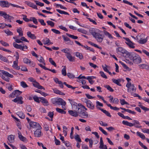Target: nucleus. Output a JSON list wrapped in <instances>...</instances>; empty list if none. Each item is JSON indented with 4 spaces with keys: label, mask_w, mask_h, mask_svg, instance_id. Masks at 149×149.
<instances>
[{
    "label": "nucleus",
    "mask_w": 149,
    "mask_h": 149,
    "mask_svg": "<svg viewBox=\"0 0 149 149\" xmlns=\"http://www.w3.org/2000/svg\"><path fill=\"white\" fill-rule=\"evenodd\" d=\"M0 6L3 8H8L9 7L8 2L7 1H0Z\"/></svg>",
    "instance_id": "9b49d317"
},
{
    "label": "nucleus",
    "mask_w": 149,
    "mask_h": 149,
    "mask_svg": "<svg viewBox=\"0 0 149 149\" xmlns=\"http://www.w3.org/2000/svg\"><path fill=\"white\" fill-rule=\"evenodd\" d=\"M68 112L70 115L74 117H77L78 116L77 111L75 112L72 110H69Z\"/></svg>",
    "instance_id": "393cba45"
},
{
    "label": "nucleus",
    "mask_w": 149,
    "mask_h": 149,
    "mask_svg": "<svg viewBox=\"0 0 149 149\" xmlns=\"http://www.w3.org/2000/svg\"><path fill=\"white\" fill-rule=\"evenodd\" d=\"M139 68L141 69H149V66L145 64L139 65Z\"/></svg>",
    "instance_id": "7c9ffc66"
},
{
    "label": "nucleus",
    "mask_w": 149,
    "mask_h": 149,
    "mask_svg": "<svg viewBox=\"0 0 149 149\" xmlns=\"http://www.w3.org/2000/svg\"><path fill=\"white\" fill-rule=\"evenodd\" d=\"M104 87L110 92H112L114 91L113 90L109 85H104Z\"/></svg>",
    "instance_id": "09e8293b"
},
{
    "label": "nucleus",
    "mask_w": 149,
    "mask_h": 149,
    "mask_svg": "<svg viewBox=\"0 0 149 149\" xmlns=\"http://www.w3.org/2000/svg\"><path fill=\"white\" fill-rule=\"evenodd\" d=\"M100 109V110L104 113H105L107 116L109 117H111V116L110 115V113L108 111H107L103 109Z\"/></svg>",
    "instance_id": "4c0bfd02"
},
{
    "label": "nucleus",
    "mask_w": 149,
    "mask_h": 149,
    "mask_svg": "<svg viewBox=\"0 0 149 149\" xmlns=\"http://www.w3.org/2000/svg\"><path fill=\"white\" fill-rule=\"evenodd\" d=\"M120 104L122 105L124 104H129L126 102L124 99H120Z\"/></svg>",
    "instance_id": "864d4df0"
},
{
    "label": "nucleus",
    "mask_w": 149,
    "mask_h": 149,
    "mask_svg": "<svg viewBox=\"0 0 149 149\" xmlns=\"http://www.w3.org/2000/svg\"><path fill=\"white\" fill-rule=\"evenodd\" d=\"M74 138L77 141H78L79 142H81V140L79 136L77 134H75Z\"/></svg>",
    "instance_id": "c9c22d12"
},
{
    "label": "nucleus",
    "mask_w": 149,
    "mask_h": 149,
    "mask_svg": "<svg viewBox=\"0 0 149 149\" xmlns=\"http://www.w3.org/2000/svg\"><path fill=\"white\" fill-rule=\"evenodd\" d=\"M68 100L70 102V103L71 104L72 106L73 107V108H74L75 107V106L76 108V106H77V103H75L74 101H73L72 100H70V99H68Z\"/></svg>",
    "instance_id": "f704fd0d"
},
{
    "label": "nucleus",
    "mask_w": 149,
    "mask_h": 149,
    "mask_svg": "<svg viewBox=\"0 0 149 149\" xmlns=\"http://www.w3.org/2000/svg\"><path fill=\"white\" fill-rule=\"evenodd\" d=\"M66 104L65 102L62 98H59L57 99V104L59 105H65Z\"/></svg>",
    "instance_id": "2eb2a0df"
},
{
    "label": "nucleus",
    "mask_w": 149,
    "mask_h": 149,
    "mask_svg": "<svg viewBox=\"0 0 149 149\" xmlns=\"http://www.w3.org/2000/svg\"><path fill=\"white\" fill-rule=\"evenodd\" d=\"M37 5L39 6H40L42 7L44 6V4L43 3L40 2L38 1H35Z\"/></svg>",
    "instance_id": "0e129e2a"
},
{
    "label": "nucleus",
    "mask_w": 149,
    "mask_h": 149,
    "mask_svg": "<svg viewBox=\"0 0 149 149\" xmlns=\"http://www.w3.org/2000/svg\"><path fill=\"white\" fill-rule=\"evenodd\" d=\"M79 113L80 114L81 116L83 118H87L88 117V114L86 112H82L79 111Z\"/></svg>",
    "instance_id": "aec40b11"
},
{
    "label": "nucleus",
    "mask_w": 149,
    "mask_h": 149,
    "mask_svg": "<svg viewBox=\"0 0 149 149\" xmlns=\"http://www.w3.org/2000/svg\"><path fill=\"white\" fill-rule=\"evenodd\" d=\"M138 106L145 111H149V109L145 107L141 104L139 105Z\"/></svg>",
    "instance_id": "8fccbe9b"
},
{
    "label": "nucleus",
    "mask_w": 149,
    "mask_h": 149,
    "mask_svg": "<svg viewBox=\"0 0 149 149\" xmlns=\"http://www.w3.org/2000/svg\"><path fill=\"white\" fill-rule=\"evenodd\" d=\"M29 125L30 127L33 128H42L40 124L34 122L33 121H31L29 123Z\"/></svg>",
    "instance_id": "39448f33"
},
{
    "label": "nucleus",
    "mask_w": 149,
    "mask_h": 149,
    "mask_svg": "<svg viewBox=\"0 0 149 149\" xmlns=\"http://www.w3.org/2000/svg\"><path fill=\"white\" fill-rule=\"evenodd\" d=\"M26 3L29 6L32 7V8L37 10L38 8L37 6L34 3H32L31 2H29L28 1H26Z\"/></svg>",
    "instance_id": "6ab92c4d"
},
{
    "label": "nucleus",
    "mask_w": 149,
    "mask_h": 149,
    "mask_svg": "<svg viewBox=\"0 0 149 149\" xmlns=\"http://www.w3.org/2000/svg\"><path fill=\"white\" fill-rule=\"evenodd\" d=\"M122 123L123 124L127 126H129L130 127H132L134 126L133 123L129 122L127 121L123 120L122 121Z\"/></svg>",
    "instance_id": "c85d7f7f"
},
{
    "label": "nucleus",
    "mask_w": 149,
    "mask_h": 149,
    "mask_svg": "<svg viewBox=\"0 0 149 149\" xmlns=\"http://www.w3.org/2000/svg\"><path fill=\"white\" fill-rule=\"evenodd\" d=\"M56 110L58 112L62 114H65L66 113V111H64L63 109L58 108H56Z\"/></svg>",
    "instance_id": "ea45409f"
},
{
    "label": "nucleus",
    "mask_w": 149,
    "mask_h": 149,
    "mask_svg": "<svg viewBox=\"0 0 149 149\" xmlns=\"http://www.w3.org/2000/svg\"><path fill=\"white\" fill-rule=\"evenodd\" d=\"M99 130L101 131L103 134L105 135H107L108 134L107 133L102 127H99Z\"/></svg>",
    "instance_id": "e2e57ef3"
},
{
    "label": "nucleus",
    "mask_w": 149,
    "mask_h": 149,
    "mask_svg": "<svg viewBox=\"0 0 149 149\" xmlns=\"http://www.w3.org/2000/svg\"><path fill=\"white\" fill-rule=\"evenodd\" d=\"M56 11H57L58 13L61 14H64L65 15H69V14L67 12H66L65 11L60 10L58 9H56Z\"/></svg>",
    "instance_id": "a18cd8bd"
},
{
    "label": "nucleus",
    "mask_w": 149,
    "mask_h": 149,
    "mask_svg": "<svg viewBox=\"0 0 149 149\" xmlns=\"http://www.w3.org/2000/svg\"><path fill=\"white\" fill-rule=\"evenodd\" d=\"M49 61L52 65H54L55 67H56V63L52 58H49Z\"/></svg>",
    "instance_id": "6e6d98bb"
},
{
    "label": "nucleus",
    "mask_w": 149,
    "mask_h": 149,
    "mask_svg": "<svg viewBox=\"0 0 149 149\" xmlns=\"http://www.w3.org/2000/svg\"><path fill=\"white\" fill-rule=\"evenodd\" d=\"M112 81L114 83L116 84L117 85L120 86H121V84L120 83V82L121 81V79H112Z\"/></svg>",
    "instance_id": "b1692460"
},
{
    "label": "nucleus",
    "mask_w": 149,
    "mask_h": 149,
    "mask_svg": "<svg viewBox=\"0 0 149 149\" xmlns=\"http://www.w3.org/2000/svg\"><path fill=\"white\" fill-rule=\"evenodd\" d=\"M42 41L43 42V43L44 45L47 44L48 45H49V44L50 41L49 39L46 38V41L43 40Z\"/></svg>",
    "instance_id": "338daca9"
},
{
    "label": "nucleus",
    "mask_w": 149,
    "mask_h": 149,
    "mask_svg": "<svg viewBox=\"0 0 149 149\" xmlns=\"http://www.w3.org/2000/svg\"><path fill=\"white\" fill-rule=\"evenodd\" d=\"M77 31H78L81 32L84 34H85L86 33V31L84 29H77Z\"/></svg>",
    "instance_id": "774afa93"
},
{
    "label": "nucleus",
    "mask_w": 149,
    "mask_h": 149,
    "mask_svg": "<svg viewBox=\"0 0 149 149\" xmlns=\"http://www.w3.org/2000/svg\"><path fill=\"white\" fill-rule=\"evenodd\" d=\"M43 127L45 131H47L49 130V126L46 123H45L43 124Z\"/></svg>",
    "instance_id": "4d7b16f0"
},
{
    "label": "nucleus",
    "mask_w": 149,
    "mask_h": 149,
    "mask_svg": "<svg viewBox=\"0 0 149 149\" xmlns=\"http://www.w3.org/2000/svg\"><path fill=\"white\" fill-rule=\"evenodd\" d=\"M99 148L100 149H107V146L104 144L102 139V137H101L100 139V145Z\"/></svg>",
    "instance_id": "f8f14e48"
},
{
    "label": "nucleus",
    "mask_w": 149,
    "mask_h": 149,
    "mask_svg": "<svg viewBox=\"0 0 149 149\" xmlns=\"http://www.w3.org/2000/svg\"><path fill=\"white\" fill-rule=\"evenodd\" d=\"M2 17L5 19H10L12 17V16L7 15L6 13H5V14H4V15Z\"/></svg>",
    "instance_id": "3c124183"
},
{
    "label": "nucleus",
    "mask_w": 149,
    "mask_h": 149,
    "mask_svg": "<svg viewBox=\"0 0 149 149\" xmlns=\"http://www.w3.org/2000/svg\"><path fill=\"white\" fill-rule=\"evenodd\" d=\"M16 113L17 115L22 119H24L25 117L24 114L21 111L18 112Z\"/></svg>",
    "instance_id": "c756f323"
},
{
    "label": "nucleus",
    "mask_w": 149,
    "mask_h": 149,
    "mask_svg": "<svg viewBox=\"0 0 149 149\" xmlns=\"http://www.w3.org/2000/svg\"><path fill=\"white\" fill-rule=\"evenodd\" d=\"M147 38L144 39L140 38V40L138 41V42L140 44H144L147 42Z\"/></svg>",
    "instance_id": "cd10ccee"
},
{
    "label": "nucleus",
    "mask_w": 149,
    "mask_h": 149,
    "mask_svg": "<svg viewBox=\"0 0 149 149\" xmlns=\"http://www.w3.org/2000/svg\"><path fill=\"white\" fill-rule=\"evenodd\" d=\"M126 86L127 88V92L131 95L136 92V88L134 84H132L131 83H127L126 85Z\"/></svg>",
    "instance_id": "f03ea898"
},
{
    "label": "nucleus",
    "mask_w": 149,
    "mask_h": 149,
    "mask_svg": "<svg viewBox=\"0 0 149 149\" xmlns=\"http://www.w3.org/2000/svg\"><path fill=\"white\" fill-rule=\"evenodd\" d=\"M99 30L94 28H91L89 30L90 33L93 35V36L94 37L96 34L98 33L97 32Z\"/></svg>",
    "instance_id": "4468645a"
},
{
    "label": "nucleus",
    "mask_w": 149,
    "mask_h": 149,
    "mask_svg": "<svg viewBox=\"0 0 149 149\" xmlns=\"http://www.w3.org/2000/svg\"><path fill=\"white\" fill-rule=\"evenodd\" d=\"M41 129L42 128H38L34 131V134L36 137H39L42 136L43 135V133L41 130Z\"/></svg>",
    "instance_id": "1a4fd4ad"
},
{
    "label": "nucleus",
    "mask_w": 149,
    "mask_h": 149,
    "mask_svg": "<svg viewBox=\"0 0 149 149\" xmlns=\"http://www.w3.org/2000/svg\"><path fill=\"white\" fill-rule=\"evenodd\" d=\"M22 99L23 98L21 96L16 97V98L12 100V101L15 102H17V104H22L23 103Z\"/></svg>",
    "instance_id": "9d476101"
},
{
    "label": "nucleus",
    "mask_w": 149,
    "mask_h": 149,
    "mask_svg": "<svg viewBox=\"0 0 149 149\" xmlns=\"http://www.w3.org/2000/svg\"><path fill=\"white\" fill-rule=\"evenodd\" d=\"M137 135L139 136L141 138L143 139H146V138L145 135L142 133L139 132L138 131L136 132Z\"/></svg>",
    "instance_id": "2f4dec72"
},
{
    "label": "nucleus",
    "mask_w": 149,
    "mask_h": 149,
    "mask_svg": "<svg viewBox=\"0 0 149 149\" xmlns=\"http://www.w3.org/2000/svg\"><path fill=\"white\" fill-rule=\"evenodd\" d=\"M23 61L26 64H30L32 63L31 61L27 58H24L23 59Z\"/></svg>",
    "instance_id": "79ce46f5"
},
{
    "label": "nucleus",
    "mask_w": 149,
    "mask_h": 149,
    "mask_svg": "<svg viewBox=\"0 0 149 149\" xmlns=\"http://www.w3.org/2000/svg\"><path fill=\"white\" fill-rule=\"evenodd\" d=\"M18 137L19 139L21 141H25L26 140V139L25 137L23 136H22V134L21 133V132L19 131H18Z\"/></svg>",
    "instance_id": "4be33fe9"
},
{
    "label": "nucleus",
    "mask_w": 149,
    "mask_h": 149,
    "mask_svg": "<svg viewBox=\"0 0 149 149\" xmlns=\"http://www.w3.org/2000/svg\"><path fill=\"white\" fill-rule=\"evenodd\" d=\"M134 126L136 128H139L142 127L140 125L139 122L138 120H134L133 121Z\"/></svg>",
    "instance_id": "f3484780"
},
{
    "label": "nucleus",
    "mask_w": 149,
    "mask_h": 149,
    "mask_svg": "<svg viewBox=\"0 0 149 149\" xmlns=\"http://www.w3.org/2000/svg\"><path fill=\"white\" fill-rule=\"evenodd\" d=\"M22 93V92L19 91V90H16L13 91L12 93L9 95V97L14 98L15 96L18 97Z\"/></svg>",
    "instance_id": "6e6552de"
},
{
    "label": "nucleus",
    "mask_w": 149,
    "mask_h": 149,
    "mask_svg": "<svg viewBox=\"0 0 149 149\" xmlns=\"http://www.w3.org/2000/svg\"><path fill=\"white\" fill-rule=\"evenodd\" d=\"M61 73L64 76H65L67 75L66 71V68L65 66L63 67V68H62Z\"/></svg>",
    "instance_id": "58836bf2"
},
{
    "label": "nucleus",
    "mask_w": 149,
    "mask_h": 149,
    "mask_svg": "<svg viewBox=\"0 0 149 149\" xmlns=\"http://www.w3.org/2000/svg\"><path fill=\"white\" fill-rule=\"evenodd\" d=\"M103 32L105 35L107 36L109 38L112 39L113 38L112 35L107 31L104 30Z\"/></svg>",
    "instance_id": "e433bc0d"
},
{
    "label": "nucleus",
    "mask_w": 149,
    "mask_h": 149,
    "mask_svg": "<svg viewBox=\"0 0 149 149\" xmlns=\"http://www.w3.org/2000/svg\"><path fill=\"white\" fill-rule=\"evenodd\" d=\"M18 61H13V64L12 65V67L17 70H19L20 68L18 66Z\"/></svg>",
    "instance_id": "bb28decb"
},
{
    "label": "nucleus",
    "mask_w": 149,
    "mask_h": 149,
    "mask_svg": "<svg viewBox=\"0 0 149 149\" xmlns=\"http://www.w3.org/2000/svg\"><path fill=\"white\" fill-rule=\"evenodd\" d=\"M116 52L119 54H127V51L122 47H119L116 48Z\"/></svg>",
    "instance_id": "7ed1b4c3"
},
{
    "label": "nucleus",
    "mask_w": 149,
    "mask_h": 149,
    "mask_svg": "<svg viewBox=\"0 0 149 149\" xmlns=\"http://www.w3.org/2000/svg\"><path fill=\"white\" fill-rule=\"evenodd\" d=\"M28 36L31 38L33 39H35L36 38V37L34 34H32L31 32L28 31L27 33Z\"/></svg>",
    "instance_id": "5701e85b"
},
{
    "label": "nucleus",
    "mask_w": 149,
    "mask_h": 149,
    "mask_svg": "<svg viewBox=\"0 0 149 149\" xmlns=\"http://www.w3.org/2000/svg\"><path fill=\"white\" fill-rule=\"evenodd\" d=\"M129 57L131 60L136 64H139L141 62V59L140 56L137 54L134 53H129L128 54Z\"/></svg>",
    "instance_id": "f257e3e1"
},
{
    "label": "nucleus",
    "mask_w": 149,
    "mask_h": 149,
    "mask_svg": "<svg viewBox=\"0 0 149 149\" xmlns=\"http://www.w3.org/2000/svg\"><path fill=\"white\" fill-rule=\"evenodd\" d=\"M20 85L21 86L24 88H26L28 87V85L24 81H21L20 82Z\"/></svg>",
    "instance_id": "5fc2aeb1"
},
{
    "label": "nucleus",
    "mask_w": 149,
    "mask_h": 149,
    "mask_svg": "<svg viewBox=\"0 0 149 149\" xmlns=\"http://www.w3.org/2000/svg\"><path fill=\"white\" fill-rule=\"evenodd\" d=\"M64 40L65 41H69L67 44L68 45H72L73 44V42L71 41L70 39L67 37H65L64 36H62Z\"/></svg>",
    "instance_id": "a211bd4d"
},
{
    "label": "nucleus",
    "mask_w": 149,
    "mask_h": 149,
    "mask_svg": "<svg viewBox=\"0 0 149 149\" xmlns=\"http://www.w3.org/2000/svg\"><path fill=\"white\" fill-rule=\"evenodd\" d=\"M101 76L103 78L107 79V76L105 74L104 72L101 71L100 72Z\"/></svg>",
    "instance_id": "680f3d73"
},
{
    "label": "nucleus",
    "mask_w": 149,
    "mask_h": 149,
    "mask_svg": "<svg viewBox=\"0 0 149 149\" xmlns=\"http://www.w3.org/2000/svg\"><path fill=\"white\" fill-rule=\"evenodd\" d=\"M61 51L62 52L66 53V54H68L71 52L70 49H69L68 48L64 49H62Z\"/></svg>",
    "instance_id": "72a5a7b5"
},
{
    "label": "nucleus",
    "mask_w": 149,
    "mask_h": 149,
    "mask_svg": "<svg viewBox=\"0 0 149 149\" xmlns=\"http://www.w3.org/2000/svg\"><path fill=\"white\" fill-rule=\"evenodd\" d=\"M17 32L19 33V36H22L23 35V32L21 28L17 29Z\"/></svg>",
    "instance_id": "37998d69"
},
{
    "label": "nucleus",
    "mask_w": 149,
    "mask_h": 149,
    "mask_svg": "<svg viewBox=\"0 0 149 149\" xmlns=\"http://www.w3.org/2000/svg\"><path fill=\"white\" fill-rule=\"evenodd\" d=\"M85 102L87 106L91 109L93 110L95 108V106L92 103V102L87 99H85Z\"/></svg>",
    "instance_id": "0eeeda50"
},
{
    "label": "nucleus",
    "mask_w": 149,
    "mask_h": 149,
    "mask_svg": "<svg viewBox=\"0 0 149 149\" xmlns=\"http://www.w3.org/2000/svg\"><path fill=\"white\" fill-rule=\"evenodd\" d=\"M76 56L78 57L80 59H82L83 58V56L82 54L79 52H77L76 53Z\"/></svg>",
    "instance_id": "49530a36"
},
{
    "label": "nucleus",
    "mask_w": 149,
    "mask_h": 149,
    "mask_svg": "<svg viewBox=\"0 0 149 149\" xmlns=\"http://www.w3.org/2000/svg\"><path fill=\"white\" fill-rule=\"evenodd\" d=\"M4 31L8 36L13 35V33L8 29L4 30Z\"/></svg>",
    "instance_id": "c03bdc74"
},
{
    "label": "nucleus",
    "mask_w": 149,
    "mask_h": 149,
    "mask_svg": "<svg viewBox=\"0 0 149 149\" xmlns=\"http://www.w3.org/2000/svg\"><path fill=\"white\" fill-rule=\"evenodd\" d=\"M37 58L38 60L40 63H42L44 65H45V63L44 62V61L43 57H42L41 56H40L38 57Z\"/></svg>",
    "instance_id": "a19ab883"
},
{
    "label": "nucleus",
    "mask_w": 149,
    "mask_h": 149,
    "mask_svg": "<svg viewBox=\"0 0 149 149\" xmlns=\"http://www.w3.org/2000/svg\"><path fill=\"white\" fill-rule=\"evenodd\" d=\"M104 37V36L98 33L94 37L95 38L98 42L100 43L102 42Z\"/></svg>",
    "instance_id": "20e7f679"
},
{
    "label": "nucleus",
    "mask_w": 149,
    "mask_h": 149,
    "mask_svg": "<svg viewBox=\"0 0 149 149\" xmlns=\"http://www.w3.org/2000/svg\"><path fill=\"white\" fill-rule=\"evenodd\" d=\"M123 38L127 41V42H125V43L130 47L132 48H135V46L134 45V44L129 38L124 37Z\"/></svg>",
    "instance_id": "423d86ee"
},
{
    "label": "nucleus",
    "mask_w": 149,
    "mask_h": 149,
    "mask_svg": "<svg viewBox=\"0 0 149 149\" xmlns=\"http://www.w3.org/2000/svg\"><path fill=\"white\" fill-rule=\"evenodd\" d=\"M33 85L34 87L39 89L45 90L44 87L41 86L36 81L34 82L33 83Z\"/></svg>",
    "instance_id": "ddd939ff"
},
{
    "label": "nucleus",
    "mask_w": 149,
    "mask_h": 149,
    "mask_svg": "<svg viewBox=\"0 0 149 149\" xmlns=\"http://www.w3.org/2000/svg\"><path fill=\"white\" fill-rule=\"evenodd\" d=\"M65 56H66L67 58L70 61H74L75 60L74 59V57H72L70 53L68 54H66Z\"/></svg>",
    "instance_id": "412c9836"
},
{
    "label": "nucleus",
    "mask_w": 149,
    "mask_h": 149,
    "mask_svg": "<svg viewBox=\"0 0 149 149\" xmlns=\"http://www.w3.org/2000/svg\"><path fill=\"white\" fill-rule=\"evenodd\" d=\"M67 75L68 77L72 79L74 78L75 77L74 75L73 74L70 73H68Z\"/></svg>",
    "instance_id": "69168bd1"
},
{
    "label": "nucleus",
    "mask_w": 149,
    "mask_h": 149,
    "mask_svg": "<svg viewBox=\"0 0 149 149\" xmlns=\"http://www.w3.org/2000/svg\"><path fill=\"white\" fill-rule=\"evenodd\" d=\"M66 35L68 36L69 37L71 38L74 39H77L78 38V37L77 36H74L73 35H70L68 33H66Z\"/></svg>",
    "instance_id": "603ef678"
},
{
    "label": "nucleus",
    "mask_w": 149,
    "mask_h": 149,
    "mask_svg": "<svg viewBox=\"0 0 149 149\" xmlns=\"http://www.w3.org/2000/svg\"><path fill=\"white\" fill-rule=\"evenodd\" d=\"M15 136L12 134L9 135L8 136V139L10 143H13L15 141Z\"/></svg>",
    "instance_id": "dca6fc26"
},
{
    "label": "nucleus",
    "mask_w": 149,
    "mask_h": 149,
    "mask_svg": "<svg viewBox=\"0 0 149 149\" xmlns=\"http://www.w3.org/2000/svg\"><path fill=\"white\" fill-rule=\"evenodd\" d=\"M13 46L17 49H20L22 48V45H18L15 42L13 43Z\"/></svg>",
    "instance_id": "de8ad7c7"
},
{
    "label": "nucleus",
    "mask_w": 149,
    "mask_h": 149,
    "mask_svg": "<svg viewBox=\"0 0 149 149\" xmlns=\"http://www.w3.org/2000/svg\"><path fill=\"white\" fill-rule=\"evenodd\" d=\"M47 23L48 25L52 27H54V23L51 21H47Z\"/></svg>",
    "instance_id": "13d9d810"
},
{
    "label": "nucleus",
    "mask_w": 149,
    "mask_h": 149,
    "mask_svg": "<svg viewBox=\"0 0 149 149\" xmlns=\"http://www.w3.org/2000/svg\"><path fill=\"white\" fill-rule=\"evenodd\" d=\"M39 98L41 100V102L43 103L44 105L46 106L48 105V102L45 98L43 97H40Z\"/></svg>",
    "instance_id": "a878e982"
},
{
    "label": "nucleus",
    "mask_w": 149,
    "mask_h": 149,
    "mask_svg": "<svg viewBox=\"0 0 149 149\" xmlns=\"http://www.w3.org/2000/svg\"><path fill=\"white\" fill-rule=\"evenodd\" d=\"M102 67L103 69V70L104 71L107 72L108 70L107 69V68H108L109 66L107 65H105V66L104 65H102Z\"/></svg>",
    "instance_id": "052dcab7"
},
{
    "label": "nucleus",
    "mask_w": 149,
    "mask_h": 149,
    "mask_svg": "<svg viewBox=\"0 0 149 149\" xmlns=\"http://www.w3.org/2000/svg\"><path fill=\"white\" fill-rule=\"evenodd\" d=\"M53 91L54 93L56 94H59L61 95H65V94L64 93L56 89H54L53 90Z\"/></svg>",
    "instance_id": "473e14b6"
},
{
    "label": "nucleus",
    "mask_w": 149,
    "mask_h": 149,
    "mask_svg": "<svg viewBox=\"0 0 149 149\" xmlns=\"http://www.w3.org/2000/svg\"><path fill=\"white\" fill-rule=\"evenodd\" d=\"M0 71L3 74L8 77L9 73L8 72L3 70H0Z\"/></svg>",
    "instance_id": "bf43d9fd"
}]
</instances>
